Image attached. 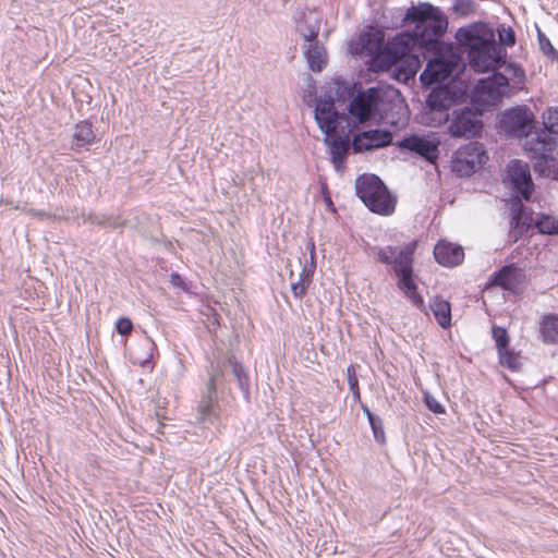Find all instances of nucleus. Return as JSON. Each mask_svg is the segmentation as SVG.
<instances>
[{"label": "nucleus", "mask_w": 558, "mask_h": 558, "mask_svg": "<svg viewBox=\"0 0 558 558\" xmlns=\"http://www.w3.org/2000/svg\"><path fill=\"white\" fill-rule=\"evenodd\" d=\"M402 25H414L413 31L421 39V49L435 51L440 47V38L448 29V17L439 7L418 2L407 9Z\"/></svg>", "instance_id": "nucleus-5"}, {"label": "nucleus", "mask_w": 558, "mask_h": 558, "mask_svg": "<svg viewBox=\"0 0 558 558\" xmlns=\"http://www.w3.org/2000/svg\"><path fill=\"white\" fill-rule=\"evenodd\" d=\"M363 49L369 53H374L373 59L384 49L383 48V36L379 32L376 33H364L361 36Z\"/></svg>", "instance_id": "nucleus-27"}, {"label": "nucleus", "mask_w": 558, "mask_h": 558, "mask_svg": "<svg viewBox=\"0 0 558 558\" xmlns=\"http://www.w3.org/2000/svg\"><path fill=\"white\" fill-rule=\"evenodd\" d=\"M229 371L232 372V375L236 379L244 398L246 400L250 398V378L242 364L231 359L221 362L218 361L216 364L211 363L207 391L203 396L198 408L199 418L204 423L213 424L217 418V389L220 387L226 373Z\"/></svg>", "instance_id": "nucleus-6"}, {"label": "nucleus", "mask_w": 558, "mask_h": 558, "mask_svg": "<svg viewBox=\"0 0 558 558\" xmlns=\"http://www.w3.org/2000/svg\"><path fill=\"white\" fill-rule=\"evenodd\" d=\"M177 295L179 294V291H182L187 294L189 298H196L197 296V287L186 282L179 274H177Z\"/></svg>", "instance_id": "nucleus-35"}, {"label": "nucleus", "mask_w": 558, "mask_h": 558, "mask_svg": "<svg viewBox=\"0 0 558 558\" xmlns=\"http://www.w3.org/2000/svg\"><path fill=\"white\" fill-rule=\"evenodd\" d=\"M539 332L545 344H558V314H545L539 323Z\"/></svg>", "instance_id": "nucleus-23"}, {"label": "nucleus", "mask_w": 558, "mask_h": 558, "mask_svg": "<svg viewBox=\"0 0 558 558\" xmlns=\"http://www.w3.org/2000/svg\"><path fill=\"white\" fill-rule=\"evenodd\" d=\"M320 25L322 17L315 15L305 17L304 22L299 23L296 27L304 39V57L313 72H320L327 64L326 48L318 39Z\"/></svg>", "instance_id": "nucleus-12"}, {"label": "nucleus", "mask_w": 558, "mask_h": 558, "mask_svg": "<svg viewBox=\"0 0 558 558\" xmlns=\"http://www.w3.org/2000/svg\"><path fill=\"white\" fill-rule=\"evenodd\" d=\"M361 409L368 420L375 441L380 445H384L386 442V435H385L384 423H383L381 417L374 414L369 410V408L364 403H361Z\"/></svg>", "instance_id": "nucleus-26"}, {"label": "nucleus", "mask_w": 558, "mask_h": 558, "mask_svg": "<svg viewBox=\"0 0 558 558\" xmlns=\"http://www.w3.org/2000/svg\"><path fill=\"white\" fill-rule=\"evenodd\" d=\"M392 140L391 131L383 129L352 133V150L354 154H361L387 147L392 143Z\"/></svg>", "instance_id": "nucleus-17"}, {"label": "nucleus", "mask_w": 558, "mask_h": 558, "mask_svg": "<svg viewBox=\"0 0 558 558\" xmlns=\"http://www.w3.org/2000/svg\"><path fill=\"white\" fill-rule=\"evenodd\" d=\"M434 257L438 264L452 267L463 262L464 252L460 245L439 241L434 247Z\"/></svg>", "instance_id": "nucleus-22"}, {"label": "nucleus", "mask_w": 558, "mask_h": 558, "mask_svg": "<svg viewBox=\"0 0 558 558\" xmlns=\"http://www.w3.org/2000/svg\"><path fill=\"white\" fill-rule=\"evenodd\" d=\"M424 403L426 408L435 414L445 413L444 405L429 392L424 393Z\"/></svg>", "instance_id": "nucleus-36"}, {"label": "nucleus", "mask_w": 558, "mask_h": 558, "mask_svg": "<svg viewBox=\"0 0 558 558\" xmlns=\"http://www.w3.org/2000/svg\"><path fill=\"white\" fill-rule=\"evenodd\" d=\"M144 345L150 350L151 348V343L149 341H145ZM151 354L149 351H147L144 355H141L136 352V350H131L130 351V359L132 361L133 364H138V365H144L146 364L149 359H150Z\"/></svg>", "instance_id": "nucleus-38"}, {"label": "nucleus", "mask_w": 558, "mask_h": 558, "mask_svg": "<svg viewBox=\"0 0 558 558\" xmlns=\"http://www.w3.org/2000/svg\"><path fill=\"white\" fill-rule=\"evenodd\" d=\"M533 226L535 227V218L533 217V213H527L521 203L513 204L511 208L509 231L510 241H519L521 238L526 235L527 231Z\"/></svg>", "instance_id": "nucleus-19"}, {"label": "nucleus", "mask_w": 558, "mask_h": 558, "mask_svg": "<svg viewBox=\"0 0 558 558\" xmlns=\"http://www.w3.org/2000/svg\"><path fill=\"white\" fill-rule=\"evenodd\" d=\"M85 222H89L92 225H98V226H107L109 225V219H107L105 216L96 215V214H89L87 216H83Z\"/></svg>", "instance_id": "nucleus-43"}, {"label": "nucleus", "mask_w": 558, "mask_h": 558, "mask_svg": "<svg viewBox=\"0 0 558 558\" xmlns=\"http://www.w3.org/2000/svg\"><path fill=\"white\" fill-rule=\"evenodd\" d=\"M429 308L441 328L451 326V305L447 300L435 296L429 302Z\"/></svg>", "instance_id": "nucleus-24"}, {"label": "nucleus", "mask_w": 558, "mask_h": 558, "mask_svg": "<svg viewBox=\"0 0 558 558\" xmlns=\"http://www.w3.org/2000/svg\"><path fill=\"white\" fill-rule=\"evenodd\" d=\"M314 118L319 130L325 134L324 143L327 145L331 162L336 171L344 169V163L352 148L353 129L345 112L336 109L331 97L319 98L315 105Z\"/></svg>", "instance_id": "nucleus-3"}, {"label": "nucleus", "mask_w": 558, "mask_h": 558, "mask_svg": "<svg viewBox=\"0 0 558 558\" xmlns=\"http://www.w3.org/2000/svg\"><path fill=\"white\" fill-rule=\"evenodd\" d=\"M108 227H110V228H118L119 226L110 223Z\"/></svg>", "instance_id": "nucleus-48"}, {"label": "nucleus", "mask_w": 558, "mask_h": 558, "mask_svg": "<svg viewBox=\"0 0 558 558\" xmlns=\"http://www.w3.org/2000/svg\"><path fill=\"white\" fill-rule=\"evenodd\" d=\"M505 72L508 80L511 78L515 83H523L525 80V72L522 66L515 62L505 64Z\"/></svg>", "instance_id": "nucleus-32"}, {"label": "nucleus", "mask_w": 558, "mask_h": 558, "mask_svg": "<svg viewBox=\"0 0 558 558\" xmlns=\"http://www.w3.org/2000/svg\"><path fill=\"white\" fill-rule=\"evenodd\" d=\"M538 41L541 50L550 58H556L558 51L554 48L550 40L541 32H538Z\"/></svg>", "instance_id": "nucleus-37"}, {"label": "nucleus", "mask_w": 558, "mask_h": 558, "mask_svg": "<svg viewBox=\"0 0 558 558\" xmlns=\"http://www.w3.org/2000/svg\"><path fill=\"white\" fill-rule=\"evenodd\" d=\"M229 371L232 372V375L236 379L244 398L246 400L250 398V378L242 364L231 359L221 362L218 361L216 364L211 363L207 391L203 396L198 408L199 418L204 423L213 424L217 418V389L220 387L226 373Z\"/></svg>", "instance_id": "nucleus-7"}, {"label": "nucleus", "mask_w": 558, "mask_h": 558, "mask_svg": "<svg viewBox=\"0 0 558 558\" xmlns=\"http://www.w3.org/2000/svg\"><path fill=\"white\" fill-rule=\"evenodd\" d=\"M343 93L351 99L347 106L348 120L351 129L355 130L359 124L364 123L376 117L380 101V90L376 87H369L366 90L356 92L354 87H344Z\"/></svg>", "instance_id": "nucleus-11"}, {"label": "nucleus", "mask_w": 558, "mask_h": 558, "mask_svg": "<svg viewBox=\"0 0 558 558\" xmlns=\"http://www.w3.org/2000/svg\"><path fill=\"white\" fill-rule=\"evenodd\" d=\"M460 59L453 52L437 53L427 61L420 78L424 85L438 84L426 98L423 122L429 126H440L449 122L450 108L462 97L461 88L450 83H442L451 77L459 68Z\"/></svg>", "instance_id": "nucleus-1"}, {"label": "nucleus", "mask_w": 558, "mask_h": 558, "mask_svg": "<svg viewBox=\"0 0 558 558\" xmlns=\"http://www.w3.org/2000/svg\"><path fill=\"white\" fill-rule=\"evenodd\" d=\"M506 179L519 201H529L534 191V183L527 163L519 159L511 160L507 166Z\"/></svg>", "instance_id": "nucleus-14"}, {"label": "nucleus", "mask_w": 558, "mask_h": 558, "mask_svg": "<svg viewBox=\"0 0 558 558\" xmlns=\"http://www.w3.org/2000/svg\"><path fill=\"white\" fill-rule=\"evenodd\" d=\"M355 193L372 213L389 216L395 211L396 199L376 174L359 175L355 180Z\"/></svg>", "instance_id": "nucleus-9"}, {"label": "nucleus", "mask_w": 558, "mask_h": 558, "mask_svg": "<svg viewBox=\"0 0 558 558\" xmlns=\"http://www.w3.org/2000/svg\"><path fill=\"white\" fill-rule=\"evenodd\" d=\"M95 137L92 123L88 121H81L76 124L73 133L72 148L81 149L86 147L94 142Z\"/></svg>", "instance_id": "nucleus-25"}, {"label": "nucleus", "mask_w": 558, "mask_h": 558, "mask_svg": "<svg viewBox=\"0 0 558 558\" xmlns=\"http://www.w3.org/2000/svg\"><path fill=\"white\" fill-rule=\"evenodd\" d=\"M499 128L509 137H529L534 128V117L525 106L512 107L501 114Z\"/></svg>", "instance_id": "nucleus-13"}, {"label": "nucleus", "mask_w": 558, "mask_h": 558, "mask_svg": "<svg viewBox=\"0 0 558 558\" xmlns=\"http://www.w3.org/2000/svg\"><path fill=\"white\" fill-rule=\"evenodd\" d=\"M523 277V272L519 267L514 264H508L492 275L489 283L513 292L522 283Z\"/></svg>", "instance_id": "nucleus-21"}, {"label": "nucleus", "mask_w": 558, "mask_h": 558, "mask_svg": "<svg viewBox=\"0 0 558 558\" xmlns=\"http://www.w3.org/2000/svg\"><path fill=\"white\" fill-rule=\"evenodd\" d=\"M483 128L477 114L470 108L454 110L448 132L452 137L471 138L477 135Z\"/></svg>", "instance_id": "nucleus-16"}, {"label": "nucleus", "mask_w": 558, "mask_h": 558, "mask_svg": "<svg viewBox=\"0 0 558 558\" xmlns=\"http://www.w3.org/2000/svg\"><path fill=\"white\" fill-rule=\"evenodd\" d=\"M132 329H133V324H132L131 319H129L126 317H121L116 323V330L121 336L130 335Z\"/></svg>", "instance_id": "nucleus-39"}, {"label": "nucleus", "mask_w": 558, "mask_h": 558, "mask_svg": "<svg viewBox=\"0 0 558 558\" xmlns=\"http://www.w3.org/2000/svg\"><path fill=\"white\" fill-rule=\"evenodd\" d=\"M415 47L421 48V39L413 29L397 34L373 59V65L381 70H390L404 61L408 66L401 74L404 80L412 77L420 63L418 59L411 53Z\"/></svg>", "instance_id": "nucleus-8"}, {"label": "nucleus", "mask_w": 558, "mask_h": 558, "mask_svg": "<svg viewBox=\"0 0 558 558\" xmlns=\"http://www.w3.org/2000/svg\"><path fill=\"white\" fill-rule=\"evenodd\" d=\"M351 393H352V398L355 402H360L361 401V392H360V387L357 388V390H350Z\"/></svg>", "instance_id": "nucleus-46"}, {"label": "nucleus", "mask_w": 558, "mask_h": 558, "mask_svg": "<svg viewBox=\"0 0 558 558\" xmlns=\"http://www.w3.org/2000/svg\"><path fill=\"white\" fill-rule=\"evenodd\" d=\"M315 268H316L315 262H311L308 265L306 264L300 274L299 280L310 284L312 282V278H313Z\"/></svg>", "instance_id": "nucleus-41"}, {"label": "nucleus", "mask_w": 558, "mask_h": 558, "mask_svg": "<svg viewBox=\"0 0 558 558\" xmlns=\"http://www.w3.org/2000/svg\"><path fill=\"white\" fill-rule=\"evenodd\" d=\"M307 287H308L307 283L300 281V280H298L296 282H293L291 284V291H292L293 296L295 299H302L306 292Z\"/></svg>", "instance_id": "nucleus-42"}, {"label": "nucleus", "mask_w": 558, "mask_h": 558, "mask_svg": "<svg viewBox=\"0 0 558 558\" xmlns=\"http://www.w3.org/2000/svg\"><path fill=\"white\" fill-rule=\"evenodd\" d=\"M306 247L311 253V262H315V243L310 241Z\"/></svg>", "instance_id": "nucleus-45"}, {"label": "nucleus", "mask_w": 558, "mask_h": 558, "mask_svg": "<svg viewBox=\"0 0 558 558\" xmlns=\"http://www.w3.org/2000/svg\"><path fill=\"white\" fill-rule=\"evenodd\" d=\"M535 228L542 234H558V219L545 214H537L535 218Z\"/></svg>", "instance_id": "nucleus-28"}, {"label": "nucleus", "mask_w": 558, "mask_h": 558, "mask_svg": "<svg viewBox=\"0 0 558 558\" xmlns=\"http://www.w3.org/2000/svg\"><path fill=\"white\" fill-rule=\"evenodd\" d=\"M498 359L501 366L507 367L511 372H519L522 367L521 356L511 349L498 352Z\"/></svg>", "instance_id": "nucleus-29"}, {"label": "nucleus", "mask_w": 558, "mask_h": 558, "mask_svg": "<svg viewBox=\"0 0 558 558\" xmlns=\"http://www.w3.org/2000/svg\"><path fill=\"white\" fill-rule=\"evenodd\" d=\"M557 145V140L550 138L546 132H535L525 142L524 148L534 159V171L541 177L558 179V159L553 155Z\"/></svg>", "instance_id": "nucleus-10"}, {"label": "nucleus", "mask_w": 558, "mask_h": 558, "mask_svg": "<svg viewBox=\"0 0 558 558\" xmlns=\"http://www.w3.org/2000/svg\"><path fill=\"white\" fill-rule=\"evenodd\" d=\"M492 337L495 340L498 352L509 349L510 339L507 330L504 327L493 326Z\"/></svg>", "instance_id": "nucleus-31"}, {"label": "nucleus", "mask_w": 558, "mask_h": 558, "mask_svg": "<svg viewBox=\"0 0 558 558\" xmlns=\"http://www.w3.org/2000/svg\"><path fill=\"white\" fill-rule=\"evenodd\" d=\"M22 210L25 211L27 215L37 217L39 219H47L50 217V215L44 210H37L34 208H27V207H23Z\"/></svg>", "instance_id": "nucleus-44"}, {"label": "nucleus", "mask_w": 558, "mask_h": 558, "mask_svg": "<svg viewBox=\"0 0 558 558\" xmlns=\"http://www.w3.org/2000/svg\"><path fill=\"white\" fill-rule=\"evenodd\" d=\"M169 277H170V282H171V283H174V272L170 274V276H169Z\"/></svg>", "instance_id": "nucleus-47"}, {"label": "nucleus", "mask_w": 558, "mask_h": 558, "mask_svg": "<svg viewBox=\"0 0 558 558\" xmlns=\"http://www.w3.org/2000/svg\"><path fill=\"white\" fill-rule=\"evenodd\" d=\"M550 138L558 136V108H549L544 116V130Z\"/></svg>", "instance_id": "nucleus-30"}, {"label": "nucleus", "mask_w": 558, "mask_h": 558, "mask_svg": "<svg viewBox=\"0 0 558 558\" xmlns=\"http://www.w3.org/2000/svg\"><path fill=\"white\" fill-rule=\"evenodd\" d=\"M490 76L478 80L475 89L478 94L487 96L492 101L501 99L509 87L508 76L493 71Z\"/></svg>", "instance_id": "nucleus-20"}, {"label": "nucleus", "mask_w": 558, "mask_h": 558, "mask_svg": "<svg viewBox=\"0 0 558 558\" xmlns=\"http://www.w3.org/2000/svg\"><path fill=\"white\" fill-rule=\"evenodd\" d=\"M485 158V151L478 143H470L456 153L452 161L453 171L459 177H470L478 167L486 162Z\"/></svg>", "instance_id": "nucleus-15"}, {"label": "nucleus", "mask_w": 558, "mask_h": 558, "mask_svg": "<svg viewBox=\"0 0 558 558\" xmlns=\"http://www.w3.org/2000/svg\"><path fill=\"white\" fill-rule=\"evenodd\" d=\"M498 37H499V43H500V46H507V47H512L515 45V34H514V31L508 26L506 27L505 25H501L498 29Z\"/></svg>", "instance_id": "nucleus-34"}, {"label": "nucleus", "mask_w": 558, "mask_h": 558, "mask_svg": "<svg viewBox=\"0 0 558 558\" xmlns=\"http://www.w3.org/2000/svg\"><path fill=\"white\" fill-rule=\"evenodd\" d=\"M476 9V3L472 0H456L452 10L457 15L468 16Z\"/></svg>", "instance_id": "nucleus-33"}, {"label": "nucleus", "mask_w": 558, "mask_h": 558, "mask_svg": "<svg viewBox=\"0 0 558 558\" xmlns=\"http://www.w3.org/2000/svg\"><path fill=\"white\" fill-rule=\"evenodd\" d=\"M439 142H435L428 137L412 134L403 137L398 146L418 155L429 163H435L439 156Z\"/></svg>", "instance_id": "nucleus-18"}, {"label": "nucleus", "mask_w": 558, "mask_h": 558, "mask_svg": "<svg viewBox=\"0 0 558 558\" xmlns=\"http://www.w3.org/2000/svg\"><path fill=\"white\" fill-rule=\"evenodd\" d=\"M417 243L412 241L403 246L386 245L377 248L376 260L389 266L397 278V287L420 311L426 312L423 296L417 292L414 280V254Z\"/></svg>", "instance_id": "nucleus-4"}, {"label": "nucleus", "mask_w": 558, "mask_h": 558, "mask_svg": "<svg viewBox=\"0 0 558 558\" xmlns=\"http://www.w3.org/2000/svg\"><path fill=\"white\" fill-rule=\"evenodd\" d=\"M347 378L350 390H357L360 386L355 365L351 364L348 366Z\"/></svg>", "instance_id": "nucleus-40"}, {"label": "nucleus", "mask_w": 558, "mask_h": 558, "mask_svg": "<svg viewBox=\"0 0 558 558\" xmlns=\"http://www.w3.org/2000/svg\"><path fill=\"white\" fill-rule=\"evenodd\" d=\"M454 37L475 72L496 71L506 63L507 51L497 44L494 29L488 24L477 22L460 27Z\"/></svg>", "instance_id": "nucleus-2"}]
</instances>
